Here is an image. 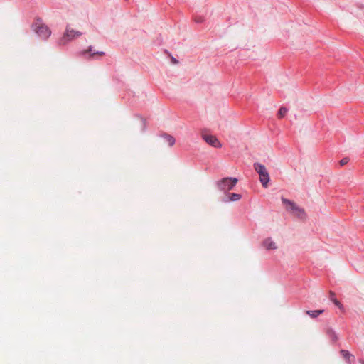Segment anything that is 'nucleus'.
I'll use <instances>...</instances> for the list:
<instances>
[{"label": "nucleus", "instance_id": "obj_1", "mask_svg": "<svg viewBox=\"0 0 364 364\" xmlns=\"http://www.w3.org/2000/svg\"><path fill=\"white\" fill-rule=\"evenodd\" d=\"M82 33L74 30L70 26H68L63 36L59 38L58 44L60 46L66 45L70 41L80 36Z\"/></svg>", "mask_w": 364, "mask_h": 364}, {"label": "nucleus", "instance_id": "obj_2", "mask_svg": "<svg viewBox=\"0 0 364 364\" xmlns=\"http://www.w3.org/2000/svg\"><path fill=\"white\" fill-rule=\"evenodd\" d=\"M254 168L259 174V181L262 186L264 188L267 187L268 183L269 181V176L265 166L259 163H255Z\"/></svg>", "mask_w": 364, "mask_h": 364}, {"label": "nucleus", "instance_id": "obj_3", "mask_svg": "<svg viewBox=\"0 0 364 364\" xmlns=\"http://www.w3.org/2000/svg\"><path fill=\"white\" fill-rule=\"evenodd\" d=\"M237 181L236 178L227 177L218 181L217 186L220 191H228L233 188Z\"/></svg>", "mask_w": 364, "mask_h": 364}, {"label": "nucleus", "instance_id": "obj_4", "mask_svg": "<svg viewBox=\"0 0 364 364\" xmlns=\"http://www.w3.org/2000/svg\"><path fill=\"white\" fill-rule=\"evenodd\" d=\"M33 29L39 37L47 39L51 34L50 30L41 21H37L33 25Z\"/></svg>", "mask_w": 364, "mask_h": 364}, {"label": "nucleus", "instance_id": "obj_5", "mask_svg": "<svg viewBox=\"0 0 364 364\" xmlns=\"http://www.w3.org/2000/svg\"><path fill=\"white\" fill-rule=\"evenodd\" d=\"M203 139L210 145L213 147H220L221 144L218 139L213 135H203Z\"/></svg>", "mask_w": 364, "mask_h": 364}, {"label": "nucleus", "instance_id": "obj_6", "mask_svg": "<svg viewBox=\"0 0 364 364\" xmlns=\"http://www.w3.org/2000/svg\"><path fill=\"white\" fill-rule=\"evenodd\" d=\"M282 201L283 204L285 205L286 210L287 211L291 212V213L292 211L295 210L297 205L294 202L284 198H282Z\"/></svg>", "mask_w": 364, "mask_h": 364}, {"label": "nucleus", "instance_id": "obj_7", "mask_svg": "<svg viewBox=\"0 0 364 364\" xmlns=\"http://www.w3.org/2000/svg\"><path fill=\"white\" fill-rule=\"evenodd\" d=\"M292 214L300 219H305L306 217L304 209L298 205H296L295 210L292 211Z\"/></svg>", "mask_w": 364, "mask_h": 364}, {"label": "nucleus", "instance_id": "obj_8", "mask_svg": "<svg viewBox=\"0 0 364 364\" xmlns=\"http://www.w3.org/2000/svg\"><path fill=\"white\" fill-rule=\"evenodd\" d=\"M341 355L342 357L346 359L348 363H351L354 360V356L350 354L348 350H341L340 351Z\"/></svg>", "mask_w": 364, "mask_h": 364}, {"label": "nucleus", "instance_id": "obj_9", "mask_svg": "<svg viewBox=\"0 0 364 364\" xmlns=\"http://www.w3.org/2000/svg\"><path fill=\"white\" fill-rule=\"evenodd\" d=\"M264 246L267 250H274L277 248L275 243L270 238H267L264 241Z\"/></svg>", "mask_w": 364, "mask_h": 364}, {"label": "nucleus", "instance_id": "obj_10", "mask_svg": "<svg viewBox=\"0 0 364 364\" xmlns=\"http://www.w3.org/2000/svg\"><path fill=\"white\" fill-rule=\"evenodd\" d=\"M164 139L166 140V141L168 143V144L170 146H172L174 145L175 144V139L173 138V136L169 135V134H164Z\"/></svg>", "mask_w": 364, "mask_h": 364}, {"label": "nucleus", "instance_id": "obj_11", "mask_svg": "<svg viewBox=\"0 0 364 364\" xmlns=\"http://www.w3.org/2000/svg\"><path fill=\"white\" fill-rule=\"evenodd\" d=\"M323 310L306 311V314L312 318H316L318 315L323 313Z\"/></svg>", "mask_w": 364, "mask_h": 364}, {"label": "nucleus", "instance_id": "obj_12", "mask_svg": "<svg viewBox=\"0 0 364 364\" xmlns=\"http://www.w3.org/2000/svg\"><path fill=\"white\" fill-rule=\"evenodd\" d=\"M241 198V195L237 193H230L229 194V200L230 201H237Z\"/></svg>", "mask_w": 364, "mask_h": 364}, {"label": "nucleus", "instance_id": "obj_13", "mask_svg": "<svg viewBox=\"0 0 364 364\" xmlns=\"http://www.w3.org/2000/svg\"><path fill=\"white\" fill-rule=\"evenodd\" d=\"M287 112V109L282 107L278 111V117L279 118H282L286 115Z\"/></svg>", "mask_w": 364, "mask_h": 364}, {"label": "nucleus", "instance_id": "obj_14", "mask_svg": "<svg viewBox=\"0 0 364 364\" xmlns=\"http://www.w3.org/2000/svg\"><path fill=\"white\" fill-rule=\"evenodd\" d=\"M327 333L334 341L337 340V336L332 329H328Z\"/></svg>", "mask_w": 364, "mask_h": 364}, {"label": "nucleus", "instance_id": "obj_15", "mask_svg": "<svg viewBox=\"0 0 364 364\" xmlns=\"http://www.w3.org/2000/svg\"><path fill=\"white\" fill-rule=\"evenodd\" d=\"M205 18L203 16H195L194 17V21L196 22V23H201L204 21Z\"/></svg>", "mask_w": 364, "mask_h": 364}, {"label": "nucleus", "instance_id": "obj_16", "mask_svg": "<svg viewBox=\"0 0 364 364\" xmlns=\"http://www.w3.org/2000/svg\"><path fill=\"white\" fill-rule=\"evenodd\" d=\"M349 161V159L346 157V158H343L340 161H339V164L341 166H344L346 165V164H348Z\"/></svg>", "mask_w": 364, "mask_h": 364}, {"label": "nucleus", "instance_id": "obj_17", "mask_svg": "<svg viewBox=\"0 0 364 364\" xmlns=\"http://www.w3.org/2000/svg\"><path fill=\"white\" fill-rule=\"evenodd\" d=\"M95 55H99V56H102V55H105V53L101 51V52L93 53L92 54V55H93V56Z\"/></svg>", "mask_w": 364, "mask_h": 364}, {"label": "nucleus", "instance_id": "obj_18", "mask_svg": "<svg viewBox=\"0 0 364 364\" xmlns=\"http://www.w3.org/2000/svg\"><path fill=\"white\" fill-rule=\"evenodd\" d=\"M333 303L338 306V307H340L341 306V303L337 300V299H334L333 300Z\"/></svg>", "mask_w": 364, "mask_h": 364}, {"label": "nucleus", "instance_id": "obj_19", "mask_svg": "<svg viewBox=\"0 0 364 364\" xmlns=\"http://www.w3.org/2000/svg\"><path fill=\"white\" fill-rule=\"evenodd\" d=\"M90 52H92V48L91 47H90L88 50H85L83 53H90Z\"/></svg>", "mask_w": 364, "mask_h": 364}, {"label": "nucleus", "instance_id": "obj_20", "mask_svg": "<svg viewBox=\"0 0 364 364\" xmlns=\"http://www.w3.org/2000/svg\"><path fill=\"white\" fill-rule=\"evenodd\" d=\"M171 60L175 64L178 63L177 60L174 58H172Z\"/></svg>", "mask_w": 364, "mask_h": 364}, {"label": "nucleus", "instance_id": "obj_21", "mask_svg": "<svg viewBox=\"0 0 364 364\" xmlns=\"http://www.w3.org/2000/svg\"><path fill=\"white\" fill-rule=\"evenodd\" d=\"M361 363H362V364H364V362L363 361V362H361Z\"/></svg>", "mask_w": 364, "mask_h": 364}]
</instances>
